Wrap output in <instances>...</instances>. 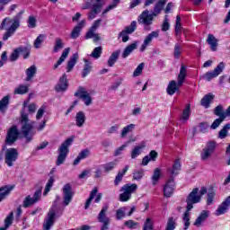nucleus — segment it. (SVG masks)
<instances>
[{"label": "nucleus", "instance_id": "72a5a7b5", "mask_svg": "<svg viewBox=\"0 0 230 230\" xmlns=\"http://www.w3.org/2000/svg\"><path fill=\"white\" fill-rule=\"evenodd\" d=\"M128 168H129V166L126 165L122 171L118 172V174L116 175L115 180H114V184L116 186H119V182H121V181H123V177H125V173H127V172H128Z\"/></svg>", "mask_w": 230, "mask_h": 230}, {"label": "nucleus", "instance_id": "de8ad7c7", "mask_svg": "<svg viewBox=\"0 0 230 230\" xmlns=\"http://www.w3.org/2000/svg\"><path fill=\"white\" fill-rule=\"evenodd\" d=\"M159 179H161V169L155 168L151 178L153 186H155V184H157Z\"/></svg>", "mask_w": 230, "mask_h": 230}, {"label": "nucleus", "instance_id": "79ce46f5", "mask_svg": "<svg viewBox=\"0 0 230 230\" xmlns=\"http://www.w3.org/2000/svg\"><path fill=\"white\" fill-rule=\"evenodd\" d=\"M120 0H113L111 4H109L105 10L102 13V17H105V14L109 13L111 10H114L119 4Z\"/></svg>", "mask_w": 230, "mask_h": 230}, {"label": "nucleus", "instance_id": "dca6fc26", "mask_svg": "<svg viewBox=\"0 0 230 230\" xmlns=\"http://www.w3.org/2000/svg\"><path fill=\"white\" fill-rule=\"evenodd\" d=\"M63 204L64 206H69L73 200V190L71 184L66 183L64 185L63 189Z\"/></svg>", "mask_w": 230, "mask_h": 230}, {"label": "nucleus", "instance_id": "f8f14e48", "mask_svg": "<svg viewBox=\"0 0 230 230\" xmlns=\"http://www.w3.org/2000/svg\"><path fill=\"white\" fill-rule=\"evenodd\" d=\"M40 197H42V187L37 190L33 196H27L23 200V208H30V206H33V204H37L38 201L40 200Z\"/></svg>", "mask_w": 230, "mask_h": 230}, {"label": "nucleus", "instance_id": "49530a36", "mask_svg": "<svg viewBox=\"0 0 230 230\" xmlns=\"http://www.w3.org/2000/svg\"><path fill=\"white\" fill-rule=\"evenodd\" d=\"M54 183H55V177L50 176L46 184L45 190L43 192L44 197H46V195H48L49 191H51V188H53Z\"/></svg>", "mask_w": 230, "mask_h": 230}, {"label": "nucleus", "instance_id": "4be33fe9", "mask_svg": "<svg viewBox=\"0 0 230 230\" xmlns=\"http://www.w3.org/2000/svg\"><path fill=\"white\" fill-rule=\"evenodd\" d=\"M68 85L67 75L63 74V75L59 78L58 84L56 85V91L58 93H64V91H67Z\"/></svg>", "mask_w": 230, "mask_h": 230}, {"label": "nucleus", "instance_id": "c03bdc74", "mask_svg": "<svg viewBox=\"0 0 230 230\" xmlns=\"http://www.w3.org/2000/svg\"><path fill=\"white\" fill-rule=\"evenodd\" d=\"M46 40V35L45 34H40L36 40H34V48L35 49H40L42 48V42Z\"/></svg>", "mask_w": 230, "mask_h": 230}, {"label": "nucleus", "instance_id": "864d4df0", "mask_svg": "<svg viewBox=\"0 0 230 230\" xmlns=\"http://www.w3.org/2000/svg\"><path fill=\"white\" fill-rule=\"evenodd\" d=\"M230 129V124H226L223 128L219 131V138L220 139H226L227 137V132Z\"/></svg>", "mask_w": 230, "mask_h": 230}, {"label": "nucleus", "instance_id": "7ed1b4c3", "mask_svg": "<svg viewBox=\"0 0 230 230\" xmlns=\"http://www.w3.org/2000/svg\"><path fill=\"white\" fill-rule=\"evenodd\" d=\"M25 110L26 102L23 103V108L21 111L20 123L22 124V134L23 137H25L27 143H30L33 136H35V132H33V125H35V122L30 121L28 113H26Z\"/></svg>", "mask_w": 230, "mask_h": 230}, {"label": "nucleus", "instance_id": "2f4dec72", "mask_svg": "<svg viewBox=\"0 0 230 230\" xmlns=\"http://www.w3.org/2000/svg\"><path fill=\"white\" fill-rule=\"evenodd\" d=\"M85 113L84 111H78L75 114V125L76 127L82 128L85 123Z\"/></svg>", "mask_w": 230, "mask_h": 230}, {"label": "nucleus", "instance_id": "c85d7f7f", "mask_svg": "<svg viewBox=\"0 0 230 230\" xmlns=\"http://www.w3.org/2000/svg\"><path fill=\"white\" fill-rule=\"evenodd\" d=\"M119 55H121L120 49L115 50L111 53V55L110 56L109 59H108L109 67L114 66V64H116V62H118V58H119Z\"/></svg>", "mask_w": 230, "mask_h": 230}, {"label": "nucleus", "instance_id": "ddd939ff", "mask_svg": "<svg viewBox=\"0 0 230 230\" xmlns=\"http://www.w3.org/2000/svg\"><path fill=\"white\" fill-rule=\"evenodd\" d=\"M19 136H20V133H19V128H17V126L11 127L7 130V134L5 137L6 145H9L10 146H12V145H13V143H15V141L19 139Z\"/></svg>", "mask_w": 230, "mask_h": 230}, {"label": "nucleus", "instance_id": "20e7f679", "mask_svg": "<svg viewBox=\"0 0 230 230\" xmlns=\"http://www.w3.org/2000/svg\"><path fill=\"white\" fill-rule=\"evenodd\" d=\"M199 189H193L192 191L188 195L186 202H187V208L183 214L182 220H183V230H188L190 226V211H191L193 208V204H199L200 202V196H199Z\"/></svg>", "mask_w": 230, "mask_h": 230}, {"label": "nucleus", "instance_id": "1a4fd4ad", "mask_svg": "<svg viewBox=\"0 0 230 230\" xmlns=\"http://www.w3.org/2000/svg\"><path fill=\"white\" fill-rule=\"evenodd\" d=\"M92 9L88 13V19L93 21V19H96V15L102 12V8L105 6V0H88Z\"/></svg>", "mask_w": 230, "mask_h": 230}, {"label": "nucleus", "instance_id": "cd10ccee", "mask_svg": "<svg viewBox=\"0 0 230 230\" xmlns=\"http://www.w3.org/2000/svg\"><path fill=\"white\" fill-rule=\"evenodd\" d=\"M214 99H215V95L209 93L201 99L200 104L205 109H209V105H211V102H213Z\"/></svg>", "mask_w": 230, "mask_h": 230}, {"label": "nucleus", "instance_id": "e2e57ef3", "mask_svg": "<svg viewBox=\"0 0 230 230\" xmlns=\"http://www.w3.org/2000/svg\"><path fill=\"white\" fill-rule=\"evenodd\" d=\"M143 230H154V223L150 217L146 219Z\"/></svg>", "mask_w": 230, "mask_h": 230}, {"label": "nucleus", "instance_id": "09e8293b", "mask_svg": "<svg viewBox=\"0 0 230 230\" xmlns=\"http://www.w3.org/2000/svg\"><path fill=\"white\" fill-rule=\"evenodd\" d=\"M190 116H191V106L188 104L182 111L181 119H183V121H188L190 119Z\"/></svg>", "mask_w": 230, "mask_h": 230}, {"label": "nucleus", "instance_id": "6e6552de", "mask_svg": "<svg viewBox=\"0 0 230 230\" xmlns=\"http://www.w3.org/2000/svg\"><path fill=\"white\" fill-rule=\"evenodd\" d=\"M107 211H109V207L104 206L97 216L99 224H102L100 230L111 229V217H107Z\"/></svg>", "mask_w": 230, "mask_h": 230}, {"label": "nucleus", "instance_id": "774afa93", "mask_svg": "<svg viewBox=\"0 0 230 230\" xmlns=\"http://www.w3.org/2000/svg\"><path fill=\"white\" fill-rule=\"evenodd\" d=\"M168 30H170V21L168 20V15H165L162 24V31H168Z\"/></svg>", "mask_w": 230, "mask_h": 230}, {"label": "nucleus", "instance_id": "338daca9", "mask_svg": "<svg viewBox=\"0 0 230 230\" xmlns=\"http://www.w3.org/2000/svg\"><path fill=\"white\" fill-rule=\"evenodd\" d=\"M91 57H93V58H100V57H102V47L95 48L93 50Z\"/></svg>", "mask_w": 230, "mask_h": 230}, {"label": "nucleus", "instance_id": "4c0bfd02", "mask_svg": "<svg viewBox=\"0 0 230 230\" xmlns=\"http://www.w3.org/2000/svg\"><path fill=\"white\" fill-rule=\"evenodd\" d=\"M136 129V124H129L124 127L120 132V137H125L128 134L134 132Z\"/></svg>", "mask_w": 230, "mask_h": 230}, {"label": "nucleus", "instance_id": "c9c22d12", "mask_svg": "<svg viewBox=\"0 0 230 230\" xmlns=\"http://www.w3.org/2000/svg\"><path fill=\"white\" fill-rule=\"evenodd\" d=\"M137 190V184L132 183V184H125L122 186L120 191H126L128 195L132 197V193Z\"/></svg>", "mask_w": 230, "mask_h": 230}, {"label": "nucleus", "instance_id": "412c9836", "mask_svg": "<svg viewBox=\"0 0 230 230\" xmlns=\"http://www.w3.org/2000/svg\"><path fill=\"white\" fill-rule=\"evenodd\" d=\"M209 215L210 213L208 210H202L194 221L193 226L195 227H202V226H204V222L209 218Z\"/></svg>", "mask_w": 230, "mask_h": 230}, {"label": "nucleus", "instance_id": "9d476101", "mask_svg": "<svg viewBox=\"0 0 230 230\" xmlns=\"http://www.w3.org/2000/svg\"><path fill=\"white\" fill-rule=\"evenodd\" d=\"M19 159V151L17 148H8L4 152V163L9 168H12Z\"/></svg>", "mask_w": 230, "mask_h": 230}, {"label": "nucleus", "instance_id": "423d86ee", "mask_svg": "<svg viewBox=\"0 0 230 230\" xmlns=\"http://www.w3.org/2000/svg\"><path fill=\"white\" fill-rule=\"evenodd\" d=\"M186 80V66L182 65L180 69V74L178 75V82L175 80L170 81L167 85L166 93L169 96H173L176 93H178L179 88L181 87L182 84Z\"/></svg>", "mask_w": 230, "mask_h": 230}, {"label": "nucleus", "instance_id": "0e129e2a", "mask_svg": "<svg viewBox=\"0 0 230 230\" xmlns=\"http://www.w3.org/2000/svg\"><path fill=\"white\" fill-rule=\"evenodd\" d=\"M126 210H127V208H120L116 211L117 220H121L122 218H125V211Z\"/></svg>", "mask_w": 230, "mask_h": 230}, {"label": "nucleus", "instance_id": "bb28decb", "mask_svg": "<svg viewBox=\"0 0 230 230\" xmlns=\"http://www.w3.org/2000/svg\"><path fill=\"white\" fill-rule=\"evenodd\" d=\"M78 62V53H75L70 57L66 65V73H71L76 63Z\"/></svg>", "mask_w": 230, "mask_h": 230}, {"label": "nucleus", "instance_id": "69168bd1", "mask_svg": "<svg viewBox=\"0 0 230 230\" xmlns=\"http://www.w3.org/2000/svg\"><path fill=\"white\" fill-rule=\"evenodd\" d=\"M20 53H22V57L24 59L28 58L30 57V48L29 47H20Z\"/></svg>", "mask_w": 230, "mask_h": 230}, {"label": "nucleus", "instance_id": "5701e85b", "mask_svg": "<svg viewBox=\"0 0 230 230\" xmlns=\"http://www.w3.org/2000/svg\"><path fill=\"white\" fill-rule=\"evenodd\" d=\"M180 172H181V161L176 160L172 164V168L168 169L170 179H175V177L179 175Z\"/></svg>", "mask_w": 230, "mask_h": 230}, {"label": "nucleus", "instance_id": "37998d69", "mask_svg": "<svg viewBox=\"0 0 230 230\" xmlns=\"http://www.w3.org/2000/svg\"><path fill=\"white\" fill-rule=\"evenodd\" d=\"M214 114L215 116H218V118H223V119H226V111H224V106L222 105H217L214 109Z\"/></svg>", "mask_w": 230, "mask_h": 230}, {"label": "nucleus", "instance_id": "a878e982", "mask_svg": "<svg viewBox=\"0 0 230 230\" xmlns=\"http://www.w3.org/2000/svg\"><path fill=\"white\" fill-rule=\"evenodd\" d=\"M25 75V82H31L35 78V75H37V66L35 65L31 66L26 69Z\"/></svg>", "mask_w": 230, "mask_h": 230}, {"label": "nucleus", "instance_id": "6ab92c4d", "mask_svg": "<svg viewBox=\"0 0 230 230\" xmlns=\"http://www.w3.org/2000/svg\"><path fill=\"white\" fill-rule=\"evenodd\" d=\"M84 28H85V20H81L72 30L70 39H73L74 40L78 39Z\"/></svg>", "mask_w": 230, "mask_h": 230}, {"label": "nucleus", "instance_id": "a18cd8bd", "mask_svg": "<svg viewBox=\"0 0 230 230\" xmlns=\"http://www.w3.org/2000/svg\"><path fill=\"white\" fill-rule=\"evenodd\" d=\"M175 227H177V221L173 217H169L164 230H175Z\"/></svg>", "mask_w": 230, "mask_h": 230}, {"label": "nucleus", "instance_id": "bf43d9fd", "mask_svg": "<svg viewBox=\"0 0 230 230\" xmlns=\"http://www.w3.org/2000/svg\"><path fill=\"white\" fill-rule=\"evenodd\" d=\"M143 69H145V63H140L137 67L135 69V71L133 72V76H141L142 73H143Z\"/></svg>", "mask_w": 230, "mask_h": 230}, {"label": "nucleus", "instance_id": "5fc2aeb1", "mask_svg": "<svg viewBox=\"0 0 230 230\" xmlns=\"http://www.w3.org/2000/svg\"><path fill=\"white\" fill-rule=\"evenodd\" d=\"M21 53L20 47L13 49V53H11L9 57L10 62H15L19 58V54Z\"/></svg>", "mask_w": 230, "mask_h": 230}, {"label": "nucleus", "instance_id": "2eb2a0df", "mask_svg": "<svg viewBox=\"0 0 230 230\" xmlns=\"http://www.w3.org/2000/svg\"><path fill=\"white\" fill-rule=\"evenodd\" d=\"M75 96L84 101L86 107H89V105L93 103V98L91 97V94L87 93V91H85V89L82 86L79 87V89L75 93Z\"/></svg>", "mask_w": 230, "mask_h": 230}, {"label": "nucleus", "instance_id": "13d9d810", "mask_svg": "<svg viewBox=\"0 0 230 230\" xmlns=\"http://www.w3.org/2000/svg\"><path fill=\"white\" fill-rule=\"evenodd\" d=\"M28 28H37V18L35 16L31 15L27 20Z\"/></svg>", "mask_w": 230, "mask_h": 230}, {"label": "nucleus", "instance_id": "9b49d317", "mask_svg": "<svg viewBox=\"0 0 230 230\" xmlns=\"http://www.w3.org/2000/svg\"><path fill=\"white\" fill-rule=\"evenodd\" d=\"M215 150H217V143L213 141L208 142L200 153L201 161L211 159V156L215 154Z\"/></svg>", "mask_w": 230, "mask_h": 230}, {"label": "nucleus", "instance_id": "f3484780", "mask_svg": "<svg viewBox=\"0 0 230 230\" xmlns=\"http://www.w3.org/2000/svg\"><path fill=\"white\" fill-rule=\"evenodd\" d=\"M175 191V179L169 178L164 186V195L167 198L172 197Z\"/></svg>", "mask_w": 230, "mask_h": 230}, {"label": "nucleus", "instance_id": "a211bd4d", "mask_svg": "<svg viewBox=\"0 0 230 230\" xmlns=\"http://www.w3.org/2000/svg\"><path fill=\"white\" fill-rule=\"evenodd\" d=\"M159 37V31H154L151 33H149L147 36H146L141 47H140V51L143 53L150 46L152 40L154 39H157Z\"/></svg>", "mask_w": 230, "mask_h": 230}, {"label": "nucleus", "instance_id": "e433bc0d", "mask_svg": "<svg viewBox=\"0 0 230 230\" xmlns=\"http://www.w3.org/2000/svg\"><path fill=\"white\" fill-rule=\"evenodd\" d=\"M8 105H10V95H5L0 101V112H6V109H8Z\"/></svg>", "mask_w": 230, "mask_h": 230}, {"label": "nucleus", "instance_id": "b1692460", "mask_svg": "<svg viewBox=\"0 0 230 230\" xmlns=\"http://www.w3.org/2000/svg\"><path fill=\"white\" fill-rule=\"evenodd\" d=\"M135 49H137V41H135L134 43L128 45L124 49V50L121 54V58H127L130 57V55H132V53H134Z\"/></svg>", "mask_w": 230, "mask_h": 230}, {"label": "nucleus", "instance_id": "473e14b6", "mask_svg": "<svg viewBox=\"0 0 230 230\" xmlns=\"http://www.w3.org/2000/svg\"><path fill=\"white\" fill-rule=\"evenodd\" d=\"M64 46H66L64 40H62V38H56L52 53H58V51L64 49Z\"/></svg>", "mask_w": 230, "mask_h": 230}, {"label": "nucleus", "instance_id": "f03ea898", "mask_svg": "<svg viewBox=\"0 0 230 230\" xmlns=\"http://www.w3.org/2000/svg\"><path fill=\"white\" fill-rule=\"evenodd\" d=\"M24 11H21L14 17H5L0 24V31H5L3 35V40H8L13 37L19 28H21V19H22Z\"/></svg>", "mask_w": 230, "mask_h": 230}, {"label": "nucleus", "instance_id": "0eeeda50", "mask_svg": "<svg viewBox=\"0 0 230 230\" xmlns=\"http://www.w3.org/2000/svg\"><path fill=\"white\" fill-rule=\"evenodd\" d=\"M73 141H75V137H70L66 138L58 148V155L56 162L57 166H60V164H64L66 158L67 157V154H69V147L73 145Z\"/></svg>", "mask_w": 230, "mask_h": 230}, {"label": "nucleus", "instance_id": "3c124183", "mask_svg": "<svg viewBox=\"0 0 230 230\" xmlns=\"http://www.w3.org/2000/svg\"><path fill=\"white\" fill-rule=\"evenodd\" d=\"M116 162H109L106 163L104 164H102V168L105 172V173H110V172H112V170H114V168H116Z\"/></svg>", "mask_w": 230, "mask_h": 230}, {"label": "nucleus", "instance_id": "052dcab7", "mask_svg": "<svg viewBox=\"0 0 230 230\" xmlns=\"http://www.w3.org/2000/svg\"><path fill=\"white\" fill-rule=\"evenodd\" d=\"M225 120H226V119H224V117L216 119L214 120V122L212 123V125L210 126V128H212L213 130H215L216 128H218V127H220L222 122Z\"/></svg>", "mask_w": 230, "mask_h": 230}, {"label": "nucleus", "instance_id": "4468645a", "mask_svg": "<svg viewBox=\"0 0 230 230\" xmlns=\"http://www.w3.org/2000/svg\"><path fill=\"white\" fill-rule=\"evenodd\" d=\"M226 68V64L224 62H220L218 66L210 72H207L205 75H202V79L206 80L207 82H211L213 78H217L222 71Z\"/></svg>", "mask_w": 230, "mask_h": 230}, {"label": "nucleus", "instance_id": "4d7b16f0", "mask_svg": "<svg viewBox=\"0 0 230 230\" xmlns=\"http://www.w3.org/2000/svg\"><path fill=\"white\" fill-rule=\"evenodd\" d=\"M12 224H13V212H10V214L4 219L5 229H8Z\"/></svg>", "mask_w": 230, "mask_h": 230}, {"label": "nucleus", "instance_id": "8fccbe9b", "mask_svg": "<svg viewBox=\"0 0 230 230\" xmlns=\"http://www.w3.org/2000/svg\"><path fill=\"white\" fill-rule=\"evenodd\" d=\"M215 195H216L215 189H213V187H211L208 192V199H207L208 206H211V204H213V202L215 200Z\"/></svg>", "mask_w": 230, "mask_h": 230}, {"label": "nucleus", "instance_id": "39448f33", "mask_svg": "<svg viewBox=\"0 0 230 230\" xmlns=\"http://www.w3.org/2000/svg\"><path fill=\"white\" fill-rule=\"evenodd\" d=\"M58 200H60V197L58 196L57 197V199L54 201L51 208L47 214V217L43 223V230H50L51 227H53V224H55V217H60L62 213H64V208L57 205Z\"/></svg>", "mask_w": 230, "mask_h": 230}, {"label": "nucleus", "instance_id": "58836bf2", "mask_svg": "<svg viewBox=\"0 0 230 230\" xmlns=\"http://www.w3.org/2000/svg\"><path fill=\"white\" fill-rule=\"evenodd\" d=\"M84 66L82 71V77L85 78V76H87V75L91 73V70L93 69V66H92V63L87 59H84Z\"/></svg>", "mask_w": 230, "mask_h": 230}, {"label": "nucleus", "instance_id": "7c9ffc66", "mask_svg": "<svg viewBox=\"0 0 230 230\" xmlns=\"http://www.w3.org/2000/svg\"><path fill=\"white\" fill-rule=\"evenodd\" d=\"M207 42H208V44L210 45L211 51H217V49L218 48V40H217V38H215V35L208 34Z\"/></svg>", "mask_w": 230, "mask_h": 230}, {"label": "nucleus", "instance_id": "6e6d98bb", "mask_svg": "<svg viewBox=\"0 0 230 230\" xmlns=\"http://www.w3.org/2000/svg\"><path fill=\"white\" fill-rule=\"evenodd\" d=\"M181 54H182V46H181V44L179 43H176L174 45V51H173L174 58H180Z\"/></svg>", "mask_w": 230, "mask_h": 230}, {"label": "nucleus", "instance_id": "680f3d73", "mask_svg": "<svg viewBox=\"0 0 230 230\" xmlns=\"http://www.w3.org/2000/svg\"><path fill=\"white\" fill-rule=\"evenodd\" d=\"M132 199V196L128 194L126 190L123 193L119 194V200L120 202H128Z\"/></svg>", "mask_w": 230, "mask_h": 230}, {"label": "nucleus", "instance_id": "603ef678", "mask_svg": "<svg viewBox=\"0 0 230 230\" xmlns=\"http://www.w3.org/2000/svg\"><path fill=\"white\" fill-rule=\"evenodd\" d=\"M137 28V22L136 21L131 22L130 25L123 30L126 33L130 34L134 33Z\"/></svg>", "mask_w": 230, "mask_h": 230}, {"label": "nucleus", "instance_id": "aec40b11", "mask_svg": "<svg viewBox=\"0 0 230 230\" xmlns=\"http://www.w3.org/2000/svg\"><path fill=\"white\" fill-rule=\"evenodd\" d=\"M230 207V196H228L217 208L215 212L216 217H220V215H226L229 210Z\"/></svg>", "mask_w": 230, "mask_h": 230}, {"label": "nucleus", "instance_id": "c756f323", "mask_svg": "<svg viewBox=\"0 0 230 230\" xmlns=\"http://www.w3.org/2000/svg\"><path fill=\"white\" fill-rule=\"evenodd\" d=\"M69 51H71L70 48H66L63 50L61 57L59 58L58 62L54 65V69H58V66H62V64H64V62L66 61V58L69 57Z\"/></svg>", "mask_w": 230, "mask_h": 230}, {"label": "nucleus", "instance_id": "f257e3e1", "mask_svg": "<svg viewBox=\"0 0 230 230\" xmlns=\"http://www.w3.org/2000/svg\"><path fill=\"white\" fill-rule=\"evenodd\" d=\"M168 0H159L154 7V10L149 12L148 10L143 11L137 18L138 24L144 26L145 31H150L152 30V25L154 24L155 17H157L163 12L164 4H166Z\"/></svg>", "mask_w": 230, "mask_h": 230}, {"label": "nucleus", "instance_id": "f704fd0d", "mask_svg": "<svg viewBox=\"0 0 230 230\" xmlns=\"http://www.w3.org/2000/svg\"><path fill=\"white\" fill-rule=\"evenodd\" d=\"M28 93H30V86H28L27 84H20L13 91V94L22 95L28 94Z\"/></svg>", "mask_w": 230, "mask_h": 230}, {"label": "nucleus", "instance_id": "a19ab883", "mask_svg": "<svg viewBox=\"0 0 230 230\" xmlns=\"http://www.w3.org/2000/svg\"><path fill=\"white\" fill-rule=\"evenodd\" d=\"M96 195H98V188H94L91 191L90 197L88 198V199L85 202L84 209H89V206H91V202H93V200L94 199V197H96Z\"/></svg>", "mask_w": 230, "mask_h": 230}, {"label": "nucleus", "instance_id": "ea45409f", "mask_svg": "<svg viewBox=\"0 0 230 230\" xmlns=\"http://www.w3.org/2000/svg\"><path fill=\"white\" fill-rule=\"evenodd\" d=\"M145 145L142 144L140 146H136L131 151V159H136L138 155H141L143 152V148H145Z\"/></svg>", "mask_w": 230, "mask_h": 230}, {"label": "nucleus", "instance_id": "393cba45", "mask_svg": "<svg viewBox=\"0 0 230 230\" xmlns=\"http://www.w3.org/2000/svg\"><path fill=\"white\" fill-rule=\"evenodd\" d=\"M13 188V185H5L0 188V202H3L12 193Z\"/></svg>", "mask_w": 230, "mask_h": 230}]
</instances>
